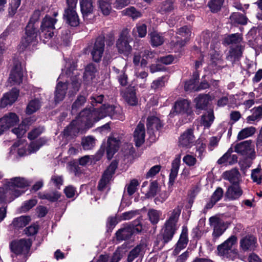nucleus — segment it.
I'll return each instance as SVG.
<instances>
[{
    "mask_svg": "<svg viewBox=\"0 0 262 262\" xmlns=\"http://www.w3.org/2000/svg\"><path fill=\"white\" fill-rule=\"evenodd\" d=\"M106 116L114 119H124L122 110L120 106L105 104L98 109L85 108L64 130V135L70 136L92 127L94 123Z\"/></svg>",
    "mask_w": 262,
    "mask_h": 262,
    "instance_id": "obj_1",
    "label": "nucleus"
},
{
    "mask_svg": "<svg viewBox=\"0 0 262 262\" xmlns=\"http://www.w3.org/2000/svg\"><path fill=\"white\" fill-rule=\"evenodd\" d=\"M40 12L39 10H36L33 13L26 27L25 35L22 38L19 44V50L23 51L30 45L33 46L37 44V27L36 22L39 18Z\"/></svg>",
    "mask_w": 262,
    "mask_h": 262,
    "instance_id": "obj_2",
    "label": "nucleus"
},
{
    "mask_svg": "<svg viewBox=\"0 0 262 262\" xmlns=\"http://www.w3.org/2000/svg\"><path fill=\"white\" fill-rule=\"evenodd\" d=\"M29 186V182L23 178L15 177L11 179L6 185V193L14 196H20L25 192L24 190Z\"/></svg>",
    "mask_w": 262,
    "mask_h": 262,
    "instance_id": "obj_3",
    "label": "nucleus"
},
{
    "mask_svg": "<svg viewBox=\"0 0 262 262\" xmlns=\"http://www.w3.org/2000/svg\"><path fill=\"white\" fill-rule=\"evenodd\" d=\"M32 245V241L30 238H23L14 239L9 245L11 251L17 255L24 256L30 255V251Z\"/></svg>",
    "mask_w": 262,
    "mask_h": 262,
    "instance_id": "obj_4",
    "label": "nucleus"
},
{
    "mask_svg": "<svg viewBox=\"0 0 262 262\" xmlns=\"http://www.w3.org/2000/svg\"><path fill=\"white\" fill-rule=\"evenodd\" d=\"M236 242L237 238L235 236H230L223 244L217 246L219 254L232 260L235 259L238 256L237 250L233 247Z\"/></svg>",
    "mask_w": 262,
    "mask_h": 262,
    "instance_id": "obj_5",
    "label": "nucleus"
},
{
    "mask_svg": "<svg viewBox=\"0 0 262 262\" xmlns=\"http://www.w3.org/2000/svg\"><path fill=\"white\" fill-rule=\"evenodd\" d=\"M78 0H66L67 8L64 10L63 18L67 24L72 27L79 24V18L76 12V5Z\"/></svg>",
    "mask_w": 262,
    "mask_h": 262,
    "instance_id": "obj_6",
    "label": "nucleus"
},
{
    "mask_svg": "<svg viewBox=\"0 0 262 262\" xmlns=\"http://www.w3.org/2000/svg\"><path fill=\"white\" fill-rule=\"evenodd\" d=\"M234 151L246 158L253 159L255 158L254 145L251 140H247L237 143L234 147Z\"/></svg>",
    "mask_w": 262,
    "mask_h": 262,
    "instance_id": "obj_7",
    "label": "nucleus"
},
{
    "mask_svg": "<svg viewBox=\"0 0 262 262\" xmlns=\"http://www.w3.org/2000/svg\"><path fill=\"white\" fill-rule=\"evenodd\" d=\"M131 40L129 30L127 29H123L116 42V47L118 52L123 54L128 53L132 50V47L129 45Z\"/></svg>",
    "mask_w": 262,
    "mask_h": 262,
    "instance_id": "obj_8",
    "label": "nucleus"
},
{
    "mask_svg": "<svg viewBox=\"0 0 262 262\" xmlns=\"http://www.w3.org/2000/svg\"><path fill=\"white\" fill-rule=\"evenodd\" d=\"M105 48V37L103 35L99 36L96 39L91 55L93 60L96 62H99L102 57Z\"/></svg>",
    "mask_w": 262,
    "mask_h": 262,
    "instance_id": "obj_9",
    "label": "nucleus"
},
{
    "mask_svg": "<svg viewBox=\"0 0 262 262\" xmlns=\"http://www.w3.org/2000/svg\"><path fill=\"white\" fill-rule=\"evenodd\" d=\"M118 163L116 161L111 162L106 170L104 171L102 178L99 181L98 188L100 191H103L106 188L107 185L111 180L113 175L117 167Z\"/></svg>",
    "mask_w": 262,
    "mask_h": 262,
    "instance_id": "obj_10",
    "label": "nucleus"
},
{
    "mask_svg": "<svg viewBox=\"0 0 262 262\" xmlns=\"http://www.w3.org/2000/svg\"><path fill=\"white\" fill-rule=\"evenodd\" d=\"M18 122L19 118L15 113H8L0 118V129L4 133L11 126L18 123Z\"/></svg>",
    "mask_w": 262,
    "mask_h": 262,
    "instance_id": "obj_11",
    "label": "nucleus"
},
{
    "mask_svg": "<svg viewBox=\"0 0 262 262\" xmlns=\"http://www.w3.org/2000/svg\"><path fill=\"white\" fill-rule=\"evenodd\" d=\"M210 225L213 228L212 236L213 239H216L225 231V227L223 220L216 216H211L209 219Z\"/></svg>",
    "mask_w": 262,
    "mask_h": 262,
    "instance_id": "obj_12",
    "label": "nucleus"
},
{
    "mask_svg": "<svg viewBox=\"0 0 262 262\" xmlns=\"http://www.w3.org/2000/svg\"><path fill=\"white\" fill-rule=\"evenodd\" d=\"M195 137L193 130L189 128L186 130L179 137V146L183 147L190 148L194 144Z\"/></svg>",
    "mask_w": 262,
    "mask_h": 262,
    "instance_id": "obj_13",
    "label": "nucleus"
},
{
    "mask_svg": "<svg viewBox=\"0 0 262 262\" xmlns=\"http://www.w3.org/2000/svg\"><path fill=\"white\" fill-rule=\"evenodd\" d=\"M23 70L20 63L17 62L14 64L9 77V80L13 84H20L23 80Z\"/></svg>",
    "mask_w": 262,
    "mask_h": 262,
    "instance_id": "obj_14",
    "label": "nucleus"
},
{
    "mask_svg": "<svg viewBox=\"0 0 262 262\" xmlns=\"http://www.w3.org/2000/svg\"><path fill=\"white\" fill-rule=\"evenodd\" d=\"M19 94V91L16 89L5 93L2 98L0 102V107L4 108L8 105H12L17 99Z\"/></svg>",
    "mask_w": 262,
    "mask_h": 262,
    "instance_id": "obj_15",
    "label": "nucleus"
},
{
    "mask_svg": "<svg viewBox=\"0 0 262 262\" xmlns=\"http://www.w3.org/2000/svg\"><path fill=\"white\" fill-rule=\"evenodd\" d=\"M178 227L170 224L165 223L161 230V234L162 236V241L164 244L171 241Z\"/></svg>",
    "mask_w": 262,
    "mask_h": 262,
    "instance_id": "obj_16",
    "label": "nucleus"
},
{
    "mask_svg": "<svg viewBox=\"0 0 262 262\" xmlns=\"http://www.w3.org/2000/svg\"><path fill=\"white\" fill-rule=\"evenodd\" d=\"M163 124L160 119L156 116H149L147 119L146 126L149 134H154L160 130L163 127Z\"/></svg>",
    "mask_w": 262,
    "mask_h": 262,
    "instance_id": "obj_17",
    "label": "nucleus"
},
{
    "mask_svg": "<svg viewBox=\"0 0 262 262\" xmlns=\"http://www.w3.org/2000/svg\"><path fill=\"white\" fill-rule=\"evenodd\" d=\"M145 129L144 125L140 122L134 133V138L136 146L140 147L145 141Z\"/></svg>",
    "mask_w": 262,
    "mask_h": 262,
    "instance_id": "obj_18",
    "label": "nucleus"
},
{
    "mask_svg": "<svg viewBox=\"0 0 262 262\" xmlns=\"http://www.w3.org/2000/svg\"><path fill=\"white\" fill-rule=\"evenodd\" d=\"M146 244L141 243L133 248L128 253L127 262H133L138 256H143L146 250Z\"/></svg>",
    "mask_w": 262,
    "mask_h": 262,
    "instance_id": "obj_19",
    "label": "nucleus"
},
{
    "mask_svg": "<svg viewBox=\"0 0 262 262\" xmlns=\"http://www.w3.org/2000/svg\"><path fill=\"white\" fill-rule=\"evenodd\" d=\"M256 239L253 235H247L240 240V247L243 251L253 250L256 247Z\"/></svg>",
    "mask_w": 262,
    "mask_h": 262,
    "instance_id": "obj_20",
    "label": "nucleus"
},
{
    "mask_svg": "<svg viewBox=\"0 0 262 262\" xmlns=\"http://www.w3.org/2000/svg\"><path fill=\"white\" fill-rule=\"evenodd\" d=\"M120 141L114 137L108 138L106 151L107 158L110 160L118 149Z\"/></svg>",
    "mask_w": 262,
    "mask_h": 262,
    "instance_id": "obj_21",
    "label": "nucleus"
},
{
    "mask_svg": "<svg viewBox=\"0 0 262 262\" xmlns=\"http://www.w3.org/2000/svg\"><path fill=\"white\" fill-rule=\"evenodd\" d=\"M94 3H91L80 5L83 18L84 20L88 23L91 22L94 17Z\"/></svg>",
    "mask_w": 262,
    "mask_h": 262,
    "instance_id": "obj_22",
    "label": "nucleus"
},
{
    "mask_svg": "<svg viewBox=\"0 0 262 262\" xmlns=\"http://www.w3.org/2000/svg\"><path fill=\"white\" fill-rule=\"evenodd\" d=\"M243 194V190L239 185H231L227 188L225 196L229 200L238 199Z\"/></svg>",
    "mask_w": 262,
    "mask_h": 262,
    "instance_id": "obj_23",
    "label": "nucleus"
},
{
    "mask_svg": "<svg viewBox=\"0 0 262 262\" xmlns=\"http://www.w3.org/2000/svg\"><path fill=\"white\" fill-rule=\"evenodd\" d=\"M173 109L177 113L190 114V102L187 99L179 100L176 102Z\"/></svg>",
    "mask_w": 262,
    "mask_h": 262,
    "instance_id": "obj_24",
    "label": "nucleus"
},
{
    "mask_svg": "<svg viewBox=\"0 0 262 262\" xmlns=\"http://www.w3.org/2000/svg\"><path fill=\"white\" fill-rule=\"evenodd\" d=\"M122 97L130 105H136L138 103V99L134 87L127 88L122 92Z\"/></svg>",
    "mask_w": 262,
    "mask_h": 262,
    "instance_id": "obj_25",
    "label": "nucleus"
},
{
    "mask_svg": "<svg viewBox=\"0 0 262 262\" xmlns=\"http://www.w3.org/2000/svg\"><path fill=\"white\" fill-rule=\"evenodd\" d=\"M180 162L181 159L180 156L175 158L172 162L171 168L169 176V186H172L173 185L176 178L178 176Z\"/></svg>",
    "mask_w": 262,
    "mask_h": 262,
    "instance_id": "obj_26",
    "label": "nucleus"
},
{
    "mask_svg": "<svg viewBox=\"0 0 262 262\" xmlns=\"http://www.w3.org/2000/svg\"><path fill=\"white\" fill-rule=\"evenodd\" d=\"M182 208L177 206L168 213V217L165 223L177 227V223L181 212Z\"/></svg>",
    "mask_w": 262,
    "mask_h": 262,
    "instance_id": "obj_27",
    "label": "nucleus"
},
{
    "mask_svg": "<svg viewBox=\"0 0 262 262\" xmlns=\"http://www.w3.org/2000/svg\"><path fill=\"white\" fill-rule=\"evenodd\" d=\"M68 89V84L66 82L63 83L61 82H58L55 92V101L56 102H59L61 101L64 98L66 94L67 93V90Z\"/></svg>",
    "mask_w": 262,
    "mask_h": 262,
    "instance_id": "obj_28",
    "label": "nucleus"
},
{
    "mask_svg": "<svg viewBox=\"0 0 262 262\" xmlns=\"http://www.w3.org/2000/svg\"><path fill=\"white\" fill-rule=\"evenodd\" d=\"M240 177L241 174L236 169H232L230 170L226 171L223 174V179L229 181L232 185L238 184Z\"/></svg>",
    "mask_w": 262,
    "mask_h": 262,
    "instance_id": "obj_29",
    "label": "nucleus"
},
{
    "mask_svg": "<svg viewBox=\"0 0 262 262\" xmlns=\"http://www.w3.org/2000/svg\"><path fill=\"white\" fill-rule=\"evenodd\" d=\"M177 33L182 37H184V39L178 40L176 42L177 46H179L180 47H182L185 45L186 42L189 39L191 34V30L188 27L183 26L178 30Z\"/></svg>",
    "mask_w": 262,
    "mask_h": 262,
    "instance_id": "obj_30",
    "label": "nucleus"
},
{
    "mask_svg": "<svg viewBox=\"0 0 262 262\" xmlns=\"http://www.w3.org/2000/svg\"><path fill=\"white\" fill-rule=\"evenodd\" d=\"M210 101V96L208 94H200L194 100L196 109L201 110H205Z\"/></svg>",
    "mask_w": 262,
    "mask_h": 262,
    "instance_id": "obj_31",
    "label": "nucleus"
},
{
    "mask_svg": "<svg viewBox=\"0 0 262 262\" xmlns=\"http://www.w3.org/2000/svg\"><path fill=\"white\" fill-rule=\"evenodd\" d=\"M174 0H165L158 7V12L162 15H167L174 9Z\"/></svg>",
    "mask_w": 262,
    "mask_h": 262,
    "instance_id": "obj_32",
    "label": "nucleus"
},
{
    "mask_svg": "<svg viewBox=\"0 0 262 262\" xmlns=\"http://www.w3.org/2000/svg\"><path fill=\"white\" fill-rule=\"evenodd\" d=\"M243 48L242 46L237 45L235 48H232L227 56V59L232 62H234L242 56L243 53Z\"/></svg>",
    "mask_w": 262,
    "mask_h": 262,
    "instance_id": "obj_33",
    "label": "nucleus"
},
{
    "mask_svg": "<svg viewBox=\"0 0 262 262\" xmlns=\"http://www.w3.org/2000/svg\"><path fill=\"white\" fill-rule=\"evenodd\" d=\"M57 19L52 18L51 16L46 15L43 19L40 26V30H42V32L46 30H54L55 29L54 25L57 22Z\"/></svg>",
    "mask_w": 262,
    "mask_h": 262,
    "instance_id": "obj_34",
    "label": "nucleus"
},
{
    "mask_svg": "<svg viewBox=\"0 0 262 262\" xmlns=\"http://www.w3.org/2000/svg\"><path fill=\"white\" fill-rule=\"evenodd\" d=\"M252 114L247 117V122L249 124L253 122L259 121L262 118V106L255 107L251 110Z\"/></svg>",
    "mask_w": 262,
    "mask_h": 262,
    "instance_id": "obj_35",
    "label": "nucleus"
},
{
    "mask_svg": "<svg viewBox=\"0 0 262 262\" xmlns=\"http://www.w3.org/2000/svg\"><path fill=\"white\" fill-rule=\"evenodd\" d=\"M133 233L131 227L127 226L118 230L116 233L117 239L119 241L126 240L129 238Z\"/></svg>",
    "mask_w": 262,
    "mask_h": 262,
    "instance_id": "obj_36",
    "label": "nucleus"
},
{
    "mask_svg": "<svg viewBox=\"0 0 262 262\" xmlns=\"http://www.w3.org/2000/svg\"><path fill=\"white\" fill-rule=\"evenodd\" d=\"M30 221L29 216L22 215L14 219L12 224L15 228L20 229L27 226Z\"/></svg>",
    "mask_w": 262,
    "mask_h": 262,
    "instance_id": "obj_37",
    "label": "nucleus"
},
{
    "mask_svg": "<svg viewBox=\"0 0 262 262\" xmlns=\"http://www.w3.org/2000/svg\"><path fill=\"white\" fill-rule=\"evenodd\" d=\"M214 119L213 111L212 110L202 116L201 123L205 127H209Z\"/></svg>",
    "mask_w": 262,
    "mask_h": 262,
    "instance_id": "obj_38",
    "label": "nucleus"
},
{
    "mask_svg": "<svg viewBox=\"0 0 262 262\" xmlns=\"http://www.w3.org/2000/svg\"><path fill=\"white\" fill-rule=\"evenodd\" d=\"M199 80V75L195 73L192 79L186 81L185 84L184 89L186 91H198L199 89L196 86Z\"/></svg>",
    "mask_w": 262,
    "mask_h": 262,
    "instance_id": "obj_39",
    "label": "nucleus"
},
{
    "mask_svg": "<svg viewBox=\"0 0 262 262\" xmlns=\"http://www.w3.org/2000/svg\"><path fill=\"white\" fill-rule=\"evenodd\" d=\"M151 44L154 47H158L163 44L164 41L162 34L156 31L150 34Z\"/></svg>",
    "mask_w": 262,
    "mask_h": 262,
    "instance_id": "obj_40",
    "label": "nucleus"
},
{
    "mask_svg": "<svg viewBox=\"0 0 262 262\" xmlns=\"http://www.w3.org/2000/svg\"><path fill=\"white\" fill-rule=\"evenodd\" d=\"M40 106V100L38 99H34L29 102L26 108V113L31 115L36 112Z\"/></svg>",
    "mask_w": 262,
    "mask_h": 262,
    "instance_id": "obj_41",
    "label": "nucleus"
},
{
    "mask_svg": "<svg viewBox=\"0 0 262 262\" xmlns=\"http://www.w3.org/2000/svg\"><path fill=\"white\" fill-rule=\"evenodd\" d=\"M256 132L255 127L250 126L242 129L238 134L237 139L242 140L250 136H252Z\"/></svg>",
    "mask_w": 262,
    "mask_h": 262,
    "instance_id": "obj_42",
    "label": "nucleus"
},
{
    "mask_svg": "<svg viewBox=\"0 0 262 262\" xmlns=\"http://www.w3.org/2000/svg\"><path fill=\"white\" fill-rule=\"evenodd\" d=\"M147 215L151 223L153 225H156L160 220L162 212L154 209H150L148 211Z\"/></svg>",
    "mask_w": 262,
    "mask_h": 262,
    "instance_id": "obj_43",
    "label": "nucleus"
},
{
    "mask_svg": "<svg viewBox=\"0 0 262 262\" xmlns=\"http://www.w3.org/2000/svg\"><path fill=\"white\" fill-rule=\"evenodd\" d=\"M86 100V98L84 96H78L72 106L71 113L73 114H76L78 110L84 104Z\"/></svg>",
    "mask_w": 262,
    "mask_h": 262,
    "instance_id": "obj_44",
    "label": "nucleus"
},
{
    "mask_svg": "<svg viewBox=\"0 0 262 262\" xmlns=\"http://www.w3.org/2000/svg\"><path fill=\"white\" fill-rule=\"evenodd\" d=\"M168 79L166 76H163L157 78L151 83V88L156 91L161 89L165 86V83L167 81Z\"/></svg>",
    "mask_w": 262,
    "mask_h": 262,
    "instance_id": "obj_45",
    "label": "nucleus"
},
{
    "mask_svg": "<svg viewBox=\"0 0 262 262\" xmlns=\"http://www.w3.org/2000/svg\"><path fill=\"white\" fill-rule=\"evenodd\" d=\"M81 144L84 150H90L95 146V139L92 136L85 137L82 139Z\"/></svg>",
    "mask_w": 262,
    "mask_h": 262,
    "instance_id": "obj_46",
    "label": "nucleus"
},
{
    "mask_svg": "<svg viewBox=\"0 0 262 262\" xmlns=\"http://www.w3.org/2000/svg\"><path fill=\"white\" fill-rule=\"evenodd\" d=\"M124 15L131 17L133 19H137L141 16V13L134 7H130L126 8L121 11Z\"/></svg>",
    "mask_w": 262,
    "mask_h": 262,
    "instance_id": "obj_47",
    "label": "nucleus"
},
{
    "mask_svg": "<svg viewBox=\"0 0 262 262\" xmlns=\"http://www.w3.org/2000/svg\"><path fill=\"white\" fill-rule=\"evenodd\" d=\"M16 151L17 152L19 156H23L27 154L26 149L24 146L21 145L19 142H15L10 148V152L14 154Z\"/></svg>",
    "mask_w": 262,
    "mask_h": 262,
    "instance_id": "obj_48",
    "label": "nucleus"
},
{
    "mask_svg": "<svg viewBox=\"0 0 262 262\" xmlns=\"http://www.w3.org/2000/svg\"><path fill=\"white\" fill-rule=\"evenodd\" d=\"M224 0H210L208 6L212 12H217L221 10Z\"/></svg>",
    "mask_w": 262,
    "mask_h": 262,
    "instance_id": "obj_49",
    "label": "nucleus"
},
{
    "mask_svg": "<svg viewBox=\"0 0 262 262\" xmlns=\"http://www.w3.org/2000/svg\"><path fill=\"white\" fill-rule=\"evenodd\" d=\"M21 3V0H11L9 4V7L8 9L9 15L13 16L17 11L18 8L19 7Z\"/></svg>",
    "mask_w": 262,
    "mask_h": 262,
    "instance_id": "obj_50",
    "label": "nucleus"
},
{
    "mask_svg": "<svg viewBox=\"0 0 262 262\" xmlns=\"http://www.w3.org/2000/svg\"><path fill=\"white\" fill-rule=\"evenodd\" d=\"M45 143V141L41 139L32 142L29 146L30 153L35 152L37 151Z\"/></svg>",
    "mask_w": 262,
    "mask_h": 262,
    "instance_id": "obj_51",
    "label": "nucleus"
},
{
    "mask_svg": "<svg viewBox=\"0 0 262 262\" xmlns=\"http://www.w3.org/2000/svg\"><path fill=\"white\" fill-rule=\"evenodd\" d=\"M231 19L237 24L245 25L247 23V18L239 13H233L231 15Z\"/></svg>",
    "mask_w": 262,
    "mask_h": 262,
    "instance_id": "obj_52",
    "label": "nucleus"
},
{
    "mask_svg": "<svg viewBox=\"0 0 262 262\" xmlns=\"http://www.w3.org/2000/svg\"><path fill=\"white\" fill-rule=\"evenodd\" d=\"M133 33L138 32V36L140 37H144L147 34V27L145 24H138L135 28L133 29Z\"/></svg>",
    "mask_w": 262,
    "mask_h": 262,
    "instance_id": "obj_53",
    "label": "nucleus"
},
{
    "mask_svg": "<svg viewBox=\"0 0 262 262\" xmlns=\"http://www.w3.org/2000/svg\"><path fill=\"white\" fill-rule=\"evenodd\" d=\"M242 40V37L240 35L236 34H232L228 37H227L225 39L226 42L229 44H237L239 43Z\"/></svg>",
    "mask_w": 262,
    "mask_h": 262,
    "instance_id": "obj_54",
    "label": "nucleus"
},
{
    "mask_svg": "<svg viewBox=\"0 0 262 262\" xmlns=\"http://www.w3.org/2000/svg\"><path fill=\"white\" fill-rule=\"evenodd\" d=\"M251 178L257 184H262V174L260 170L258 168L253 169L251 173Z\"/></svg>",
    "mask_w": 262,
    "mask_h": 262,
    "instance_id": "obj_55",
    "label": "nucleus"
},
{
    "mask_svg": "<svg viewBox=\"0 0 262 262\" xmlns=\"http://www.w3.org/2000/svg\"><path fill=\"white\" fill-rule=\"evenodd\" d=\"M183 161L188 166L192 167L196 164L197 160L195 157L187 154L183 157Z\"/></svg>",
    "mask_w": 262,
    "mask_h": 262,
    "instance_id": "obj_56",
    "label": "nucleus"
},
{
    "mask_svg": "<svg viewBox=\"0 0 262 262\" xmlns=\"http://www.w3.org/2000/svg\"><path fill=\"white\" fill-rule=\"evenodd\" d=\"M123 256V249L121 248H118L114 252L110 262H119Z\"/></svg>",
    "mask_w": 262,
    "mask_h": 262,
    "instance_id": "obj_57",
    "label": "nucleus"
},
{
    "mask_svg": "<svg viewBox=\"0 0 262 262\" xmlns=\"http://www.w3.org/2000/svg\"><path fill=\"white\" fill-rule=\"evenodd\" d=\"M43 33L42 30H40V32H39V36L40 39L43 41L44 43L48 41L54 35V31L53 30H46Z\"/></svg>",
    "mask_w": 262,
    "mask_h": 262,
    "instance_id": "obj_58",
    "label": "nucleus"
},
{
    "mask_svg": "<svg viewBox=\"0 0 262 262\" xmlns=\"http://www.w3.org/2000/svg\"><path fill=\"white\" fill-rule=\"evenodd\" d=\"M38 226L35 224H33L26 228L24 230V233L27 236H32L38 232Z\"/></svg>",
    "mask_w": 262,
    "mask_h": 262,
    "instance_id": "obj_59",
    "label": "nucleus"
},
{
    "mask_svg": "<svg viewBox=\"0 0 262 262\" xmlns=\"http://www.w3.org/2000/svg\"><path fill=\"white\" fill-rule=\"evenodd\" d=\"M97 70L95 66L93 64L88 65L85 68L84 72V76L90 77L91 79H93L94 77V74L96 72Z\"/></svg>",
    "mask_w": 262,
    "mask_h": 262,
    "instance_id": "obj_60",
    "label": "nucleus"
},
{
    "mask_svg": "<svg viewBox=\"0 0 262 262\" xmlns=\"http://www.w3.org/2000/svg\"><path fill=\"white\" fill-rule=\"evenodd\" d=\"M44 130L43 127H39L32 130L28 134V138L33 140L39 136Z\"/></svg>",
    "mask_w": 262,
    "mask_h": 262,
    "instance_id": "obj_61",
    "label": "nucleus"
},
{
    "mask_svg": "<svg viewBox=\"0 0 262 262\" xmlns=\"http://www.w3.org/2000/svg\"><path fill=\"white\" fill-rule=\"evenodd\" d=\"M37 203L36 199H31L24 203L21 208L23 211H27L34 207Z\"/></svg>",
    "mask_w": 262,
    "mask_h": 262,
    "instance_id": "obj_62",
    "label": "nucleus"
},
{
    "mask_svg": "<svg viewBox=\"0 0 262 262\" xmlns=\"http://www.w3.org/2000/svg\"><path fill=\"white\" fill-rule=\"evenodd\" d=\"M224 194V190L221 187H218L211 195V199L216 203L222 198Z\"/></svg>",
    "mask_w": 262,
    "mask_h": 262,
    "instance_id": "obj_63",
    "label": "nucleus"
},
{
    "mask_svg": "<svg viewBox=\"0 0 262 262\" xmlns=\"http://www.w3.org/2000/svg\"><path fill=\"white\" fill-rule=\"evenodd\" d=\"M161 166L159 165H155L150 168L149 171L146 173V178L147 179L152 178L156 176L161 170Z\"/></svg>",
    "mask_w": 262,
    "mask_h": 262,
    "instance_id": "obj_64",
    "label": "nucleus"
}]
</instances>
